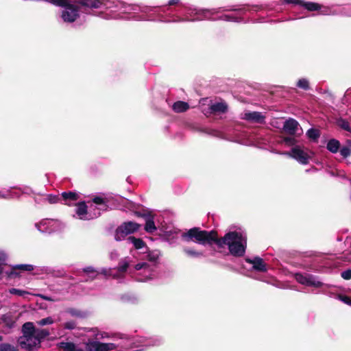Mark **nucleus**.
Returning a JSON list of instances; mask_svg holds the SVG:
<instances>
[{
    "label": "nucleus",
    "instance_id": "obj_43",
    "mask_svg": "<svg viewBox=\"0 0 351 351\" xmlns=\"http://www.w3.org/2000/svg\"><path fill=\"white\" fill-rule=\"evenodd\" d=\"M118 18H125L123 16H121L119 14H112L110 16L106 19H118Z\"/></svg>",
    "mask_w": 351,
    "mask_h": 351
},
{
    "label": "nucleus",
    "instance_id": "obj_29",
    "mask_svg": "<svg viewBox=\"0 0 351 351\" xmlns=\"http://www.w3.org/2000/svg\"><path fill=\"white\" fill-rule=\"evenodd\" d=\"M306 135L309 138L315 141L319 136V132L316 129L311 128L307 131Z\"/></svg>",
    "mask_w": 351,
    "mask_h": 351
},
{
    "label": "nucleus",
    "instance_id": "obj_39",
    "mask_svg": "<svg viewBox=\"0 0 351 351\" xmlns=\"http://www.w3.org/2000/svg\"><path fill=\"white\" fill-rule=\"evenodd\" d=\"M346 101H348V100L351 99V88H348L346 92L345 93L344 99Z\"/></svg>",
    "mask_w": 351,
    "mask_h": 351
},
{
    "label": "nucleus",
    "instance_id": "obj_31",
    "mask_svg": "<svg viewBox=\"0 0 351 351\" xmlns=\"http://www.w3.org/2000/svg\"><path fill=\"white\" fill-rule=\"evenodd\" d=\"M297 86L300 88L307 90L309 88L308 81L305 78H302L298 80Z\"/></svg>",
    "mask_w": 351,
    "mask_h": 351
},
{
    "label": "nucleus",
    "instance_id": "obj_41",
    "mask_svg": "<svg viewBox=\"0 0 351 351\" xmlns=\"http://www.w3.org/2000/svg\"><path fill=\"white\" fill-rule=\"evenodd\" d=\"M285 142L289 145H293L295 143V140L291 137H287L284 139Z\"/></svg>",
    "mask_w": 351,
    "mask_h": 351
},
{
    "label": "nucleus",
    "instance_id": "obj_42",
    "mask_svg": "<svg viewBox=\"0 0 351 351\" xmlns=\"http://www.w3.org/2000/svg\"><path fill=\"white\" fill-rule=\"evenodd\" d=\"M5 254L3 252H0V265L3 264L5 261Z\"/></svg>",
    "mask_w": 351,
    "mask_h": 351
},
{
    "label": "nucleus",
    "instance_id": "obj_8",
    "mask_svg": "<svg viewBox=\"0 0 351 351\" xmlns=\"http://www.w3.org/2000/svg\"><path fill=\"white\" fill-rule=\"evenodd\" d=\"M133 274L135 279L139 282H145L152 279L154 276V270L153 265L145 262H141L134 266V271Z\"/></svg>",
    "mask_w": 351,
    "mask_h": 351
},
{
    "label": "nucleus",
    "instance_id": "obj_36",
    "mask_svg": "<svg viewBox=\"0 0 351 351\" xmlns=\"http://www.w3.org/2000/svg\"><path fill=\"white\" fill-rule=\"evenodd\" d=\"M75 326V322L73 321L66 322L64 324V328L69 330L74 329Z\"/></svg>",
    "mask_w": 351,
    "mask_h": 351
},
{
    "label": "nucleus",
    "instance_id": "obj_30",
    "mask_svg": "<svg viewBox=\"0 0 351 351\" xmlns=\"http://www.w3.org/2000/svg\"><path fill=\"white\" fill-rule=\"evenodd\" d=\"M337 125L342 129H343L346 131H348V132H351V128L350 127L349 123L346 120L343 119H339L337 121Z\"/></svg>",
    "mask_w": 351,
    "mask_h": 351
},
{
    "label": "nucleus",
    "instance_id": "obj_46",
    "mask_svg": "<svg viewBox=\"0 0 351 351\" xmlns=\"http://www.w3.org/2000/svg\"><path fill=\"white\" fill-rule=\"evenodd\" d=\"M347 143L348 144V145H349L350 147H351V140H348V141H347Z\"/></svg>",
    "mask_w": 351,
    "mask_h": 351
},
{
    "label": "nucleus",
    "instance_id": "obj_11",
    "mask_svg": "<svg viewBox=\"0 0 351 351\" xmlns=\"http://www.w3.org/2000/svg\"><path fill=\"white\" fill-rule=\"evenodd\" d=\"M140 226V224L133 221L123 223L116 230L114 235L115 240L117 241H121L128 234L136 232L139 229Z\"/></svg>",
    "mask_w": 351,
    "mask_h": 351
},
{
    "label": "nucleus",
    "instance_id": "obj_38",
    "mask_svg": "<svg viewBox=\"0 0 351 351\" xmlns=\"http://www.w3.org/2000/svg\"><path fill=\"white\" fill-rule=\"evenodd\" d=\"M339 299L345 304L351 306V298L346 295H340Z\"/></svg>",
    "mask_w": 351,
    "mask_h": 351
},
{
    "label": "nucleus",
    "instance_id": "obj_35",
    "mask_svg": "<svg viewBox=\"0 0 351 351\" xmlns=\"http://www.w3.org/2000/svg\"><path fill=\"white\" fill-rule=\"evenodd\" d=\"M47 199L50 204H56L58 202L60 198L56 195H49L47 196Z\"/></svg>",
    "mask_w": 351,
    "mask_h": 351
},
{
    "label": "nucleus",
    "instance_id": "obj_2",
    "mask_svg": "<svg viewBox=\"0 0 351 351\" xmlns=\"http://www.w3.org/2000/svg\"><path fill=\"white\" fill-rule=\"evenodd\" d=\"M87 336L89 338L85 342L84 351H110L116 349L118 346L129 347V346H159L162 342L160 337H154L150 339L141 338V340L137 343L133 341L128 336L121 334L113 335L112 337L116 339L122 340L117 345L112 343H101L99 341L100 339L110 338L107 332H102L97 328L86 329Z\"/></svg>",
    "mask_w": 351,
    "mask_h": 351
},
{
    "label": "nucleus",
    "instance_id": "obj_28",
    "mask_svg": "<svg viewBox=\"0 0 351 351\" xmlns=\"http://www.w3.org/2000/svg\"><path fill=\"white\" fill-rule=\"evenodd\" d=\"M13 270L19 269L21 271H32L34 269V266L29 264H21L16 265L13 267Z\"/></svg>",
    "mask_w": 351,
    "mask_h": 351
},
{
    "label": "nucleus",
    "instance_id": "obj_5",
    "mask_svg": "<svg viewBox=\"0 0 351 351\" xmlns=\"http://www.w3.org/2000/svg\"><path fill=\"white\" fill-rule=\"evenodd\" d=\"M22 331L23 336L19 339V344L21 348L28 351L38 349L41 341L50 335L47 329L36 328L32 322L25 323Z\"/></svg>",
    "mask_w": 351,
    "mask_h": 351
},
{
    "label": "nucleus",
    "instance_id": "obj_9",
    "mask_svg": "<svg viewBox=\"0 0 351 351\" xmlns=\"http://www.w3.org/2000/svg\"><path fill=\"white\" fill-rule=\"evenodd\" d=\"M280 154L293 158L302 165L308 164L313 155V152L308 149L298 145L293 147L289 152H282Z\"/></svg>",
    "mask_w": 351,
    "mask_h": 351
},
{
    "label": "nucleus",
    "instance_id": "obj_10",
    "mask_svg": "<svg viewBox=\"0 0 351 351\" xmlns=\"http://www.w3.org/2000/svg\"><path fill=\"white\" fill-rule=\"evenodd\" d=\"M36 227L41 232L52 233L61 231L64 228V225L57 219H45L36 223Z\"/></svg>",
    "mask_w": 351,
    "mask_h": 351
},
{
    "label": "nucleus",
    "instance_id": "obj_18",
    "mask_svg": "<svg viewBox=\"0 0 351 351\" xmlns=\"http://www.w3.org/2000/svg\"><path fill=\"white\" fill-rule=\"evenodd\" d=\"M145 220V230L147 232L152 233L156 230L154 221V216L150 214H144L143 215Z\"/></svg>",
    "mask_w": 351,
    "mask_h": 351
},
{
    "label": "nucleus",
    "instance_id": "obj_47",
    "mask_svg": "<svg viewBox=\"0 0 351 351\" xmlns=\"http://www.w3.org/2000/svg\"><path fill=\"white\" fill-rule=\"evenodd\" d=\"M2 341V337L0 336V341Z\"/></svg>",
    "mask_w": 351,
    "mask_h": 351
},
{
    "label": "nucleus",
    "instance_id": "obj_20",
    "mask_svg": "<svg viewBox=\"0 0 351 351\" xmlns=\"http://www.w3.org/2000/svg\"><path fill=\"white\" fill-rule=\"evenodd\" d=\"M228 106L225 102H217L210 106L212 112L224 113L227 111Z\"/></svg>",
    "mask_w": 351,
    "mask_h": 351
},
{
    "label": "nucleus",
    "instance_id": "obj_26",
    "mask_svg": "<svg viewBox=\"0 0 351 351\" xmlns=\"http://www.w3.org/2000/svg\"><path fill=\"white\" fill-rule=\"evenodd\" d=\"M159 258V252L157 251L149 252L147 255V260L152 263L151 265H154Z\"/></svg>",
    "mask_w": 351,
    "mask_h": 351
},
{
    "label": "nucleus",
    "instance_id": "obj_21",
    "mask_svg": "<svg viewBox=\"0 0 351 351\" xmlns=\"http://www.w3.org/2000/svg\"><path fill=\"white\" fill-rule=\"evenodd\" d=\"M326 148L331 153L335 154L340 149V143L335 138L330 139L327 143Z\"/></svg>",
    "mask_w": 351,
    "mask_h": 351
},
{
    "label": "nucleus",
    "instance_id": "obj_12",
    "mask_svg": "<svg viewBox=\"0 0 351 351\" xmlns=\"http://www.w3.org/2000/svg\"><path fill=\"white\" fill-rule=\"evenodd\" d=\"M64 8V10L62 12V19L66 23H72L79 16V5L70 4L66 0H65L63 5H60Z\"/></svg>",
    "mask_w": 351,
    "mask_h": 351
},
{
    "label": "nucleus",
    "instance_id": "obj_3",
    "mask_svg": "<svg viewBox=\"0 0 351 351\" xmlns=\"http://www.w3.org/2000/svg\"><path fill=\"white\" fill-rule=\"evenodd\" d=\"M80 8L82 7L88 8L90 9H96L104 8L106 9H112L114 8L121 6V9L123 10L121 12V14L128 13L130 16L128 19H133L136 21L142 20H154L147 14L153 12L155 8H151L145 6L139 8L137 6H123V5L119 1H110V0H80L77 2Z\"/></svg>",
    "mask_w": 351,
    "mask_h": 351
},
{
    "label": "nucleus",
    "instance_id": "obj_15",
    "mask_svg": "<svg viewBox=\"0 0 351 351\" xmlns=\"http://www.w3.org/2000/svg\"><path fill=\"white\" fill-rule=\"evenodd\" d=\"M283 129L289 134H296L299 130H301L300 125L297 121L293 119L287 120L283 125Z\"/></svg>",
    "mask_w": 351,
    "mask_h": 351
},
{
    "label": "nucleus",
    "instance_id": "obj_45",
    "mask_svg": "<svg viewBox=\"0 0 351 351\" xmlns=\"http://www.w3.org/2000/svg\"><path fill=\"white\" fill-rule=\"evenodd\" d=\"M40 297H41L43 299L48 301H51V299L49 297H47L46 295H39Z\"/></svg>",
    "mask_w": 351,
    "mask_h": 351
},
{
    "label": "nucleus",
    "instance_id": "obj_40",
    "mask_svg": "<svg viewBox=\"0 0 351 351\" xmlns=\"http://www.w3.org/2000/svg\"><path fill=\"white\" fill-rule=\"evenodd\" d=\"M110 257L112 260L117 259L119 257V254L116 250L112 251L110 254Z\"/></svg>",
    "mask_w": 351,
    "mask_h": 351
},
{
    "label": "nucleus",
    "instance_id": "obj_32",
    "mask_svg": "<svg viewBox=\"0 0 351 351\" xmlns=\"http://www.w3.org/2000/svg\"><path fill=\"white\" fill-rule=\"evenodd\" d=\"M10 293L12 294L22 296V297H25L26 295L29 294V293L27 291L21 290V289H15V288H12L11 289H10Z\"/></svg>",
    "mask_w": 351,
    "mask_h": 351
},
{
    "label": "nucleus",
    "instance_id": "obj_22",
    "mask_svg": "<svg viewBox=\"0 0 351 351\" xmlns=\"http://www.w3.org/2000/svg\"><path fill=\"white\" fill-rule=\"evenodd\" d=\"M172 108L176 112H183L189 108V105L186 102L178 101L173 104Z\"/></svg>",
    "mask_w": 351,
    "mask_h": 351
},
{
    "label": "nucleus",
    "instance_id": "obj_1",
    "mask_svg": "<svg viewBox=\"0 0 351 351\" xmlns=\"http://www.w3.org/2000/svg\"><path fill=\"white\" fill-rule=\"evenodd\" d=\"M185 241H193L201 245H210L215 243L219 247L227 245L231 254L235 256H242L245 252L247 238L245 234L240 232H230L220 239H217L215 231L201 230L193 228L182 234Z\"/></svg>",
    "mask_w": 351,
    "mask_h": 351
},
{
    "label": "nucleus",
    "instance_id": "obj_33",
    "mask_svg": "<svg viewBox=\"0 0 351 351\" xmlns=\"http://www.w3.org/2000/svg\"><path fill=\"white\" fill-rule=\"evenodd\" d=\"M339 152H340L341 155L343 158H347L349 156H350V154H351V149L348 147H342L339 149Z\"/></svg>",
    "mask_w": 351,
    "mask_h": 351
},
{
    "label": "nucleus",
    "instance_id": "obj_44",
    "mask_svg": "<svg viewBox=\"0 0 351 351\" xmlns=\"http://www.w3.org/2000/svg\"><path fill=\"white\" fill-rule=\"evenodd\" d=\"M179 2H180V0H169L168 2V5H173L179 3Z\"/></svg>",
    "mask_w": 351,
    "mask_h": 351
},
{
    "label": "nucleus",
    "instance_id": "obj_14",
    "mask_svg": "<svg viewBox=\"0 0 351 351\" xmlns=\"http://www.w3.org/2000/svg\"><path fill=\"white\" fill-rule=\"evenodd\" d=\"M241 119L247 120L252 123H262L265 121V116L259 112L244 111L241 115Z\"/></svg>",
    "mask_w": 351,
    "mask_h": 351
},
{
    "label": "nucleus",
    "instance_id": "obj_25",
    "mask_svg": "<svg viewBox=\"0 0 351 351\" xmlns=\"http://www.w3.org/2000/svg\"><path fill=\"white\" fill-rule=\"evenodd\" d=\"M184 252L187 256L192 258H199L203 256V253L202 252L195 250L190 247L184 248Z\"/></svg>",
    "mask_w": 351,
    "mask_h": 351
},
{
    "label": "nucleus",
    "instance_id": "obj_4",
    "mask_svg": "<svg viewBox=\"0 0 351 351\" xmlns=\"http://www.w3.org/2000/svg\"><path fill=\"white\" fill-rule=\"evenodd\" d=\"M191 14L197 15L194 19L179 18L173 22H183L195 20H222L230 22H239L241 14L243 12L242 8H236L234 6L221 7L213 9H190Z\"/></svg>",
    "mask_w": 351,
    "mask_h": 351
},
{
    "label": "nucleus",
    "instance_id": "obj_19",
    "mask_svg": "<svg viewBox=\"0 0 351 351\" xmlns=\"http://www.w3.org/2000/svg\"><path fill=\"white\" fill-rule=\"evenodd\" d=\"M60 349L63 351H84L82 348L72 342H60L58 344Z\"/></svg>",
    "mask_w": 351,
    "mask_h": 351
},
{
    "label": "nucleus",
    "instance_id": "obj_23",
    "mask_svg": "<svg viewBox=\"0 0 351 351\" xmlns=\"http://www.w3.org/2000/svg\"><path fill=\"white\" fill-rule=\"evenodd\" d=\"M128 241L132 243L136 250H141L145 247V243L141 239L129 237Z\"/></svg>",
    "mask_w": 351,
    "mask_h": 351
},
{
    "label": "nucleus",
    "instance_id": "obj_27",
    "mask_svg": "<svg viewBox=\"0 0 351 351\" xmlns=\"http://www.w3.org/2000/svg\"><path fill=\"white\" fill-rule=\"evenodd\" d=\"M55 322L54 319L52 317H47L45 318H43L40 320L36 322L37 325L40 326H43L46 325H51Z\"/></svg>",
    "mask_w": 351,
    "mask_h": 351
},
{
    "label": "nucleus",
    "instance_id": "obj_13",
    "mask_svg": "<svg viewBox=\"0 0 351 351\" xmlns=\"http://www.w3.org/2000/svg\"><path fill=\"white\" fill-rule=\"evenodd\" d=\"M295 280L300 284L306 286L321 287L323 283L319 281L315 277L309 274H296Z\"/></svg>",
    "mask_w": 351,
    "mask_h": 351
},
{
    "label": "nucleus",
    "instance_id": "obj_6",
    "mask_svg": "<svg viewBox=\"0 0 351 351\" xmlns=\"http://www.w3.org/2000/svg\"><path fill=\"white\" fill-rule=\"evenodd\" d=\"M107 207L108 206L103 198L96 197L93 199V202L90 204L88 207L84 202L78 203L75 213L80 219L90 220L98 217L101 215V211L106 210Z\"/></svg>",
    "mask_w": 351,
    "mask_h": 351
},
{
    "label": "nucleus",
    "instance_id": "obj_7",
    "mask_svg": "<svg viewBox=\"0 0 351 351\" xmlns=\"http://www.w3.org/2000/svg\"><path fill=\"white\" fill-rule=\"evenodd\" d=\"M130 264L129 258L122 259L117 269H102L101 271L95 270L92 267H87L83 269V271L88 274H90L92 278H95L99 274H102L105 276H112L114 278H120L127 270Z\"/></svg>",
    "mask_w": 351,
    "mask_h": 351
},
{
    "label": "nucleus",
    "instance_id": "obj_34",
    "mask_svg": "<svg viewBox=\"0 0 351 351\" xmlns=\"http://www.w3.org/2000/svg\"><path fill=\"white\" fill-rule=\"evenodd\" d=\"M0 351H17L16 349L9 344H1Z\"/></svg>",
    "mask_w": 351,
    "mask_h": 351
},
{
    "label": "nucleus",
    "instance_id": "obj_37",
    "mask_svg": "<svg viewBox=\"0 0 351 351\" xmlns=\"http://www.w3.org/2000/svg\"><path fill=\"white\" fill-rule=\"evenodd\" d=\"M341 276L345 280L351 279V269H347L341 272Z\"/></svg>",
    "mask_w": 351,
    "mask_h": 351
},
{
    "label": "nucleus",
    "instance_id": "obj_24",
    "mask_svg": "<svg viewBox=\"0 0 351 351\" xmlns=\"http://www.w3.org/2000/svg\"><path fill=\"white\" fill-rule=\"evenodd\" d=\"M62 197L65 201V204H69L70 201H75L77 198V195L73 192H63Z\"/></svg>",
    "mask_w": 351,
    "mask_h": 351
},
{
    "label": "nucleus",
    "instance_id": "obj_17",
    "mask_svg": "<svg viewBox=\"0 0 351 351\" xmlns=\"http://www.w3.org/2000/svg\"><path fill=\"white\" fill-rule=\"evenodd\" d=\"M246 261L252 265L253 269L258 271H266L267 266L263 260L259 257L253 259L247 258Z\"/></svg>",
    "mask_w": 351,
    "mask_h": 351
},
{
    "label": "nucleus",
    "instance_id": "obj_16",
    "mask_svg": "<svg viewBox=\"0 0 351 351\" xmlns=\"http://www.w3.org/2000/svg\"><path fill=\"white\" fill-rule=\"evenodd\" d=\"M285 3L293 5H299L309 11H315L319 9V4L312 2H305L302 0H283Z\"/></svg>",
    "mask_w": 351,
    "mask_h": 351
},
{
    "label": "nucleus",
    "instance_id": "obj_48",
    "mask_svg": "<svg viewBox=\"0 0 351 351\" xmlns=\"http://www.w3.org/2000/svg\"><path fill=\"white\" fill-rule=\"evenodd\" d=\"M1 197H4L3 195H1Z\"/></svg>",
    "mask_w": 351,
    "mask_h": 351
}]
</instances>
